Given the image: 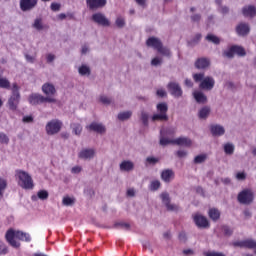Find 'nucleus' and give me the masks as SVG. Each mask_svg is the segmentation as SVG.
Here are the masks:
<instances>
[{
    "label": "nucleus",
    "mask_w": 256,
    "mask_h": 256,
    "mask_svg": "<svg viewBox=\"0 0 256 256\" xmlns=\"http://www.w3.org/2000/svg\"><path fill=\"white\" fill-rule=\"evenodd\" d=\"M5 239L9 245H11V247H14V249H19V247H21V243L19 241L31 243V234L19 230L15 231L13 229H9L5 234ZM15 239H18V241Z\"/></svg>",
    "instance_id": "1"
},
{
    "label": "nucleus",
    "mask_w": 256,
    "mask_h": 256,
    "mask_svg": "<svg viewBox=\"0 0 256 256\" xmlns=\"http://www.w3.org/2000/svg\"><path fill=\"white\" fill-rule=\"evenodd\" d=\"M195 83L199 84V89L202 91H213L215 87V78L213 76H205V73L193 74Z\"/></svg>",
    "instance_id": "2"
},
{
    "label": "nucleus",
    "mask_w": 256,
    "mask_h": 256,
    "mask_svg": "<svg viewBox=\"0 0 256 256\" xmlns=\"http://www.w3.org/2000/svg\"><path fill=\"white\" fill-rule=\"evenodd\" d=\"M21 87L17 85V83H13L11 87V95L8 99L7 105L10 111H16L19 107V103L21 102Z\"/></svg>",
    "instance_id": "3"
},
{
    "label": "nucleus",
    "mask_w": 256,
    "mask_h": 256,
    "mask_svg": "<svg viewBox=\"0 0 256 256\" xmlns=\"http://www.w3.org/2000/svg\"><path fill=\"white\" fill-rule=\"evenodd\" d=\"M15 177L16 179H18V185L22 189L30 190L35 187V184L33 183V178L27 172L23 170H16Z\"/></svg>",
    "instance_id": "4"
},
{
    "label": "nucleus",
    "mask_w": 256,
    "mask_h": 256,
    "mask_svg": "<svg viewBox=\"0 0 256 256\" xmlns=\"http://www.w3.org/2000/svg\"><path fill=\"white\" fill-rule=\"evenodd\" d=\"M156 109L158 113L151 117V121H153V123H155V121H169V115H167V111H169V105L167 102L158 103L156 105Z\"/></svg>",
    "instance_id": "5"
},
{
    "label": "nucleus",
    "mask_w": 256,
    "mask_h": 256,
    "mask_svg": "<svg viewBox=\"0 0 256 256\" xmlns=\"http://www.w3.org/2000/svg\"><path fill=\"white\" fill-rule=\"evenodd\" d=\"M30 105H41V103H57V99L53 97H45L41 94L32 93L28 97Z\"/></svg>",
    "instance_id": "6"
},
{
    "label": "nucleus",
    "mask_w": 256,
    "mask_h": 256,
    "mask_svg": "<svg viewBox=\"0 0 256 256\" xmlns=\"http://www.w3.org/2000/svg\"><path fill=\"white\" fill-rule=\"evenodd\" d=\"M237 201L241 205H251L255 201V194L251 189H244L238 194Z\"/></svg>",
    "instance_id": "7"
},
{
    "label": "nucleus",
    "mask_w": 256,
    "mask_h": 256,
    "mask_svg": "<svg viewBox=\"0 0 256 256\" xmlns=\"http://www.w3.org/2000/svg\"><path fill=\"white\" fill-rule=\"evenodd\" d=\"M63 128V121L59 119L50 120L45 127L47 135H57Z\"/></svg>",
    "instance_id": "8"
},
{
    "label": "nucleus",
    "mask_w": 256,
    "mask_h": 256,
    "mask_svg": "<svg viewBox=\"0 0 256 256\" xmlns=\"http://www.w3.org/2000/svg\"><path fill=\"white\" fill-rule=\"evenodd\" d=\"M166 88L168 93H170L172 97H175V99L183 97V88H181V85L178 82H169Z\"/></svg>",
    "instance_id": "9"
},
{
    "label": "nucleus",
    "mask_w": 256,
    "mask_h": 256,
    "mask_svg": "<svg viewBox=\"0 0 256 256\" xmlns=\"http://www.w3.org/2000/svg\"><path fill=\"white\" fill-rule=\"evenodd\" d=\"M193 221H194L196 227H198V229H209V227L211 226L207 217H205L201 214H196L193 217Z\"/></svg>",
    "instance_id": "10"
},
{
    "label": "nucleus",
    "mask_w": 256,
    "mask_h": 256,
    "mask_svg": "<svg viewBox=\"0 0 256 256\" xmlns=\"http://www.w3.org/2000/svg\"><path fill=\"white\" fill-rule=\"evenodd\" d=\"M160 199L167 211H177V205L171 204V196L169 195V192H162L160 194Z\"/></svg>",
    "instance_id": "11"
},
{
    "label": "nucleus",
    "mask_w": 256,
    "mask_h": 256,
    "mask_svg": "<svg viewBox=\"0 0 256 256\" xmlns=\"http://www.w3.org/2000/svg\"><path fill=\"white\" fill-rule=\"evenodd\" d=\"M235 32L238 37H247L251 33V26L245 22L239 23L235 28Z\"/></svg>",
    "instance_id": "12"
},
{
    "label": "nucleus",
    "mask_w": 256,
    "mask_h": 256,
    "mask_svg": "<svg viewBox=\"0 0 256 256\" xmlns=\"http://www.w3.org/2000/svg\"><path fill=\"white\" fill-rule=\"evenodd\" d=\"M233 247H240L241 249H256V241L253 239H247L243 241H235L232 243Z\"/></svg>",
    "instance_id": "13"
},
{
    "label": "nucleus",
    "mask_w": 256,
    "mask_h": 256,
    "mask_svg": "<svg viewBox=\"0 0 256 256\" xmlns=\"http://www.w3.org/2000/svg\"><path fill=\"white\" fill-rule=\"evenodd\" d=\"M39 0H20V9L24 13L27 11H33L37 7Z\"/></svg>",
    "instance_id": "14"
},
{
    "label": "nucleus",
    "mask_w": 256,
    "mask_h": 256,
    "mask_svg": "<svg viewBox=\"0 0 256 256\" xmlns=\"http://www.w3.org/2000/svg\"><path fill=\"white\" fill-rule=\"evenodd\" d=\"M194 67L199 70L209 69L211 67V60L207 57L198 58L194 63Z\"/></svg>",
    "instance_id": "15"
},
{
    "label": "nucleus",
    "mask_w": 256,
    "mask_h": 256,
    "mask_svg": "<svg viewBox=\"0 0 256 256\" xmlns=\"http://www.w3.org/2000/svg\"><path fill=\"white\" fill-rule=\"evenodd\" d=\"M147 47H152V49H155L156 51H159L163 45V42L161 39L151 36L146 40Z\"/></svg>",
    "instance_id": "16"
},
{
    "label": "nucleus",
    "mask_w": 256,
    "mask_h": 256,
    "mask_svg": "<svg viewBox=\"0 0 256 256\" xmlns=\"http://www.w3.org/2000/svg\"><path fill=\"white\" fill-rule=\"evenodd\" d=\"M78 157L84 161H89L95 157V149L84 148L78 153Z\"/></svg>",
    "instance_id": "17"
},
{
    "label": "nucleus",
    "mask_w": 256,
    "mask_h": 256,
    "mask_svg": "<svg viewBox=\"0 0 256 256\" xmlns=\"http://www.w3.org/2000/svg\"><path fill=\"white\" fill-rule=\"evenodd\" d=\"M210 132L213 137H223L225 135V127L221 126V124H212Z\"/></svg>",
    "instance_id": "18"
},
{
    "label": "nucleus",
    "mask_w": 256,
    "mask_h": 256,
    "mask_svg": "<svg viewBox=\"0 0 256 256\" xmlns=\"http://www.w3.org/2000/svg\"><path fill=\"white\" fill-rule=\"evenodd\" d=\"M42 92L44 95H46V97H53V95L57 93V90L55 89V85L52 83H44L42 85Z\"/></svg>",
    "instance_id": "19"
},
{
    "label": "nucleus",
    "mask_w": 256,
    "mask_h": 256,
    "mask_svg": "<svg viewBox=\"0 0 256 256\" xmlns=\"http://www.w3.org/2000/svg\"><path fill=\"white\" fill-rule=\"evenodd\" d=\"M193 97L199 105H205L208 101L207 95L201 91H195L193 92Z\"/></svg>",
    "instance_id": "20"
},
{
    "label": "nucleus",
    "mask_w": 256,
    "mask_h": 256,
    "mask_svg": "<svg viewBox=\"0 0 256 256\" xmlns=\"http://www.w3.org/2000/svg\"><path fill=\"white\" fill-rule=\"evenodd\" d=\"M242 15L253 19V17H256V7L254 5L244 6L242 8Z\"/></svg>",
    "instance_id": "21"
},
{
    "label": "nucleus",
    "mask_w": 256,
    "mask_h": 256,
    "mask_svg": "<svg viewBox=\"0 0 256 256\" xmlns=\"http://www.w3.org/2000/svg\"><path fill=\"white\" fill-rule=\"evenodd\" d=\"M175 177V172L171 169H165L161 172V179L164 183H171V179Z\"/></svg>",
    "instance_id": "22"
},
{
    "label": "nucleus",
    "mask_w": 256,
    "mask_h": 256,
    "mask_svg": "<svg viewBox=\"0 0 256 256\" xmlns=\"http://www.w3.org/2000/svg\"><path fill=\"white\" fill-rule=\"evenodd\" d=\"M97 25H100L101 27H111V21H109L104 14L98 12Z\"/></svg>",
    "instance_id": "23"
},
{
    "label": "nucleus",
    "mask_w": 256,
    "mask_h": 256,
    "mask_svg": "<svg viewBox=\"0 0 256 256\" xmlns=\"http://www.w3.org/2000/svg\"><path fill=\"white\" fill-rule=\"evenodd\" d=\"M174 145H179L180 147H191L192 141L187 137H179L174 140Z\"/></svg>",
    "instance_id": "24"
},
{
    "label": "nucleus",
    "mask_w": 256,
    "mask_h": 256,
    "mask_svg": "<svg viewBox=\"0 0 256 256\" xmlns=\"http://www.w3.org/2000/svg\"><path fill=\"white\" fill-rule=\"evenodd\" d=\"M211 115V107L204 106L198 111V119H207Z\"/></svg>",
    "instance_id": "25"
},
{
    "label": "nucleus",
    "mask_w": 256,
    "mask_h": 256,
    "mask_svg": "<svg viewBox=\"0 0 256 256\" xmlns=\"http://www.w3.org/2000/svg\"><path fill=\"white\" fill-rule=\"evenodd\" d=\"M135 169V164L129 160H124L120 164V171H133Z\"/></svg>",
    "instance_id": "26"
},
{
    "label": "nucleus",
    "mask_w": 256,
    "mask_h": 256,
    "mask_svg": "<svg viewBox=\"0 0 256 256\" xmlns=\"http://www.w3.org/2000/svg\"><path fill=\"white\" fill-rule=\"evenodd\" d=\"M202 38H203V35H201V33L195 34V36L191 40L187 41V47H195L199 45Z\"/></svg>",
    "instance_id": "27"
},
{
    "label": "nucleus",
    "mask_w": 256,
    "mask_h": 256,
    "mask_svg": "<svg viewBox=\"0 0 256 256\" xmlns=\"http://www.w3.org/2000/svg\"><path fill=\"white\" fill-rule=\"evenodd\" d=\"M208 216L212 221H219L221 219V212L217 208H210L208 211Z\"/></svg>",
    "instance_id": "28"
},
{
    "label": "nucleus",
    "mask_w": 256,
    "mask_h": 256,
    "mask_svg": "<svg viewBox=\"0 0 256 256\" xmlns=\"http://www.w3.org/2000/svg\"><path fill=\"white\" fill-rule=\"evenodd\" d=\"M133 116V112L131 110L120 112L117 115L118 121H129L131 117Z\"/></svg>",
    "instance_id": "29"
},
{
    "label": "nucleus",
    "mask_w": 256,
    "mask_h": 256,
    "mask_svg": "<svg viewBox=\"0 0 256 256\" xmlns=\"http://www.w3.org/2000/svg\"><path fill=\"white\" fill-rule=\"evenodd\" d=\"M78 73L81 75V77H89V75H91V68L85 64H82L78 68Z\"/></svg>",
    "instance_id": "30"
},
{
    "label": "nucleus",
    "mask_w": 256,
    "mask_h": 256,
    "mask_svg": "<svg viewBox=\"0 0 256 256\" xmlns=\"http://www.w3.org/2000/svg\"><path fill=\"white\" fill-rule=\"evenodd\" d=\"M32 27L36 29V31H43L45 29V25L43 24V18L39 17L34 20Z\"/></svg>",
    "instance_id": "31"
},
{
    "label": "nucleus",
    "mask_w": 256,
    "mask_h": 256,
    "mask_svg": "<svg viewBox=\"0 0 256 256\" xmlns=\"http://www.w3.org/2000/svg\"><path fill=\"white\" fill-rule=\"evenodd\" d=\"M158 53H160V55H162L163 57H167L168 59H171V57H173L171 49H169L167 46H163V44L158 50Z\"/></svg>",
    "instance_id": "32"
},
{
    "label": "nucleus",
    "mask_w": 256,
    "mask_h": 256,
    "mask_svg": "<svg viewBox=\"0 0 256 256\" xmlns=\"http://www.w3.org/2000/svg\"><path fill=\"white\" fill-rule=\"evenodd\" d=\"M206 41H208L209 43H213L214 45H220L221 44V38L214 35V34H208L205 37Z\"/></svg>",
    "instance_id": "33"
},
{
    "label": "nucleus",
    "mask_w": 256,
    "mask_h": 256,
    "mask_svg": "<svg viewBox=\"0 0 256 256\" xmlns=\"http://www.w3.org/2000/svg\"><path fill=\"white\" fill-rule=\"evenodd\" d=\"M174 133H177V130L175 127H168L166 129L160 130V136H166V137H171Z\"/></svg>",
    "instance_id": "34"
},
{
    "label": "nucleus",
    "mask_w": 256,
    "mask_h": 256,
    "mask_svg": "<svg viewBox=\"0 0 256 256\" xmlns=\"http://www.w3.org/2000/svg\"><path fill=\"white\" fill-rule=\"evenodd\" d=\"M70 127L72 129V133H75L76 135H81L82 131H83V126H81L80 123H71Z\"/></svg>",
    "instance_id": "35"
},
{
    "label": "nucleus",
    "mask_w": 256,
    "mask_h": 256,
    "mask_svg": "<svg viewBox=\"0 0 256 256\" xmlns=\"http://www.w3.org/2000/svg\"><path fill=\"white\" fill-rule=\"evenodd\" d=\"M233 47L234 55H238V57H245V55H247V52L245 51V48H243V46L233 45Z\"/></svg>",
    "instance_id": "36"
},
{
    "label": "nucleus",
    "mask_w": 256,
    "mask_h": 256,
    "mask_svg": "<svg viewBox=\"0 0 256 256\" xmlns=\"http://www.w3.org/2000/svg\"><path fill=\"white\" fill-rule=\"evenodd\" d=\"M222 56L226 57V59H233L235 57V48L232 45L228 50H224L222 52Z\"/></svg>",
    "instance_id": "37"
},
{
    "label": "nucleus",
    "mask_w": 256,
    "mask_h": 256,
    "mask_svg": "<svg viewBox=\"0 0 256 256\" xmlns=\"http://www.w3.org/2000/svg\"><path fill=\"white\" fill-rule=\"evenodd\" d=\"M221 230L223 232L224 237H232L234 230L229 225H222Z\"/></svg>",
    "instance_id": "38"
},
{
    "label": "nucleus",
    "mask_w": 256,
    "mask_h": 256,
    "mask_svg": "<svg viewBox=\"0 0 256 256\" xmlns=\"http://www.w3.org/2000/svg\"><path fill=\"white\" fill-rule=\"evenodd\" d=\"M62 205L65 207H73V205H75V197L65 196L62 199Z\"/></svg>",
    "instance_id": "39"
},
{
    "label": "nucleus",
    "mask_w": 256,
    "mask_h": 256,
    "mask_svg": "<svg viewBox=\"0 0 256 256\" xmlns=\"http://www.w3.org/2000/svg\"><path fill=\"white\" fill-rule=\"evenodd\" d=\"M140 121H142L144 127H149V113L145 112V110L141 111Z\"/></svg>",
    "instance_id": "40"
},
{
    "label": "nucleus",
    "mask_w": 256,
    "mask_h": 256,
    "mask_svg": "<svg viewBox=\"0 0 256 256\" xmlns=\"http://www.w3.org/2000/svg\"><path fill=\"white\" fill-rule=\"evenodd\" d=\"M159 161H161V158L159 157H155V156H148L146 158V163L145 165H152V167H154V165H157V163H159Z\"/></svg>",
    "instance_id": "41"
},
{
    "label": "nucleus",
    "mask_w": 256,
    "mask_h": 256,
    "mask_svg": "<svg viewBox=\"0 0 256 256\" xmlns=\"http://www.w3.org/2000/svg\"><path fill=\"white\" fill-rule=\"evenodd\" d=\"M159 144L162 147H167V145H175V140H170L169 138H165V136H160Z\"/></svg>",
    "instance_id": "42"
},
{
    "label": "nucleus",
    "mask_w": 256,
    "mask_h": 256,
    "mask_svg": "<svg viewBox=\"0 0 256 256\" xmlns=\"http://www.w3.org/2000/svg\"><path fill=\"white\" fill-rule=\"evenodd\" d=\"M224 152L226 155H233L235 153V145L233 143H226L224 145Z\"/></svg>",
    "instance_id": "43"
},
{
    "label": "nucleus",
    "mask_w": 256,
    "mask_h": 256,
    "mask_svg": "<svg viewBox=\"0 0 256 256\" xmlns=\"http://www.w3.org/2000/svg\"><path fill=\"white\" fill-rule=\"evenodd\" d=\"M205 161H207V154H200L194 158L195 165H201V163H205Z\"/></svg>",
    "instance_id": "44"
},
{
    "label": "nucleus",
    "mask_w": 256,
    "mask_h": 256,
    "mask_svg": "<svg viewBox=\"0 0 256 256\" xmlns=\"http://www.w3.org/2000/svg\"><path fill=\"white\" fill-rule=\"evenodd\" d=\"M201 19H203V16L199 13H194L190 16L191 23H196V25H199V23H201Z\"/></svg>",
    "instance_id": "45"
},
{
    "label": "nucleus",
    "mask_w": 256,
    "mask_h": 256,
    "mask_svg": "<svg viewBox=\"0 0 256 256\" xmlns=\"http://www.w3.org/2000/svg\"><path fill=\"white\" fill-rule=\"evenodd\" d=\"M37 195L41 201H47L49 199V192L47 190H40L37 192Z\"/></svg>",
    "instance_id": "46"
},
{
    "label": "nucleus",
    "mask_w": 256,
    "mask_h": 256,
    "mask_svg": "<svg viewBox=\"0 0 256 256\" xmlns=\"http://www.w3.org/2000/svg\"><path fill=\"white\" fill-rule=\"evenodd\" d=\"M0 89H11V82L7 78H0Z\"/></svg>",
    "instance_id": "47"
},
{
    "label": "nucleus",
    "mask_w": 256,
    "mask_h": 256,
    "mask_svg": "<svg viewBox=\"0 0 256 256\" xmlns=\"http://www.w3.org/2000/svg\"><path fill=\"white\" fill-rule=\"evenodd\" d=\"M7 189V180L0 178V199L3 198V193Z\"/></svg>",
    "instance_id": "48"
},
{
    "label": "nucleus",
    "mask_w": 256,
    "mask_h": 256,
    "mask_svg": "<svg viewBox=\"0 0 256 256\" xmlns=\"http://www.w3.org/2000/svg\"><path fill=\"white\" fill-rule=\"evenodd\" d=\"M115 229H119V227L121 229H126L127 231H129V229H131V225L129 223H125V222H116L114 224Z\"/></svg>",
    "instance_id": "49"
},
{
    "label": "nucleus",
    "mask_w": 256,
    "mask_h": 256,
    "mask_svg": "<svg viewBox=\"0 0 256 256\" xmlns=\"http://www.w3.org/2000/svg\"><path fill=\"white\" fill-rule=\"evenodd\" d=\"M161 187V182L159 180H154L150 183V191H158Z\"/></svg>",
    "instance_id": "50"
},
{
    "label": "nucleus",
    "mask_w": 256,
    "mask_h": 256,
    "mask_svg": "<svg viewBox=\"0 0 256 256\" xmlns=\"http://www.w3.org/2000/svg\"><path fill=\"white\" fill-rule=\"evenodd\" d=\"M217 11L225 17V15H229V11H231V9L229 8V6L224 5L220 6V8H217Z\"/></svg>",
    "instance_id": "51"
},
{
    "label": "nucleus",
    "mask_w": 256,
    "mask_h": 256,
    "mask_svg": "<svg viewBox=\"0 0 256 256\" xmlns=\"http://www.w3.org/2000/svg\"><path fill=\"white\" fill-rule=\"evenodd\" d=\"M0 143L2 145H9V136L3 132H0Z\"/></svg>",
    "instance_id": "52"
},
{
    "label": "nucleus",
    "mask_w": 256,
    "mask_h": 256,
    "mask_svg": "<svg viewBox=\"0 0 256 256\" xmlns=\"http://www.w3.org/2000/svg\"><path fill=\"white\" fill-rule=\"evenodd\" d=\"M86 4L88 9L93 11V9H97V0H86Z\"/></svg>",
    "instance_id": "53"
},
{
    "label": "nucleus",
    "mask_w": 256,
    "mask_h": 256,
    "mask_svg": "<svg viewBox=\"0 0 256 256\" xmlns=\"http://www.w3.org/2000/svg\"><path fill=\"white\" fill-rule=\"evenodd\" d=\"M97 133L100 135H105V133H107V128L105 127V125L98 123L97 124Z\"/></svg>",
    "instance_id": "54"
},
{
    "label": "nucleus",
    "mask_w": 256,
    "mask_h": 256,
    "mask_svg": "<svg viewBox=\"0 0 256 256\" xmlns=\"http://www.w3.org/2000/svg\"><path fill=\"white\" fill-rule=\"evenodd\" d=\"M115 24L118 27V29H123V27H125V19L122 17H119L116 19Z\"/></svg>",
    "instance_id": "55"
},
{
    "label": "nucleus",
    "mask_w": 256,
    "mask_h": 256,
    "mask_svg": "<svg viewBox=\"0 0 256 256\" xmlns=\"http://www.w3.org/2000/svg\"><path fill=\"white\" fill-rule=\"evenodd\" d=\"M178 239L180 243H187V233L185 231H181L178 235Z\"/></svg>",
    "instance_id": "56"
},
{
    "label": "nucleus",
    "mask_w": 256,
    "mask_h": 256,
    "mask_svg": "<svg viewBox=\"0 0 256 256\" xmlns=\"http://www.w3.org/2000/svg\"><path fill=\"white\" fill-rule=\"evenodd\" d=\"M162 63H163V60H161V58L159 57H155L151 60V65L153 67H159V65H162Z\"/></svg>",
    "instance_id": "57"
},
{
    "label": "nucleus",
    "mask_w": 256,
    "mask_h": 256,
    "mask_svg": "<svg viewBox=\"0 0 256 256\" xmlns=\"http://www.w3.org/2000/svg\"><path fill=\"white\" fill-rule=\"evenodd\" d=\"M204 256H225V253L223 252H216V251H209V252H204Z\"/></svg>",
    "instance_id": "58"
},
{
    "label": "nucleus",
    "mask_w": 256,
    "mask_h": 256,
    "mask_svg": "<svg viewBox=\"0 0 256 256\" xmlns=\"http://www.w3.org/2000/svg\"><path fill=\"white\" fill-rule=\"evenodd\" d=\"M236 179H237V181H245V179H247V173H245V172H238L236 174Z\"/></svg>",
    "instance_id": "59"
},
{
    "label": "nucleus",
    "mask_w": 256,
    "mask_h": 256,
    "mask_svg": "<svg viewBox=\"0 0 256 256\" xmlns=\"http://www.w3.org/2000/svg\"><path fill=\"white\" fill-rule=\"evenodd\" d=\"M100 102L103 103V105H111V98L107 96H100Z\"/></svg>",
    "instance_id": "60"
},
{
    "label": "nucleus",
    "mask_w": 256,
    "mask_h": 256,
    "mask_svg": "<svg viewBox=\"0 0 256 256\" xmlns=\"http://www.w3.org/2000/svg\"><path fill=\"white\" fill-rule=\"evenodd\" d=\"M0 255H7V246L0 241Z\"/></svg>",
    "instance_id": "61"
},
{
    "label": "nucleus",
    "mask_w": 256,
    "mask_h": 256,
    "mask_svg": "<svg viewBox=\"0 0 256 256\" xmlns=\"http://www.w3.org/2000/svg\"><path fill=\"white\" fill-rule=\"evenodd\" d=\"M142 245H143V248H144V249H148V250L150 251V253H153V247L151 246V242H149V241H144V242L142 243Z\"/></svg>",
    "instance_id": "62"
},
{
    "label": "nucleus",
    "mask_w": 256,
    "mask_h": 256,
    "mask_svg": "<svg viewBox=\"0 0 256 256\" xmlns=\"http://www.w3.org/2000/svg\"><path fill=\"white\" fill-rule=\"evenodd\" d=\"M88 131H97V122H92L90 125L86 126Z\"/></svg>",
    "instance_id": "63"
},
{
    "label": "nucleus",
    "mask_w": 256,
    "mask_h": 256,
    "mask_svg": "<svg viewBox=\"0 0 256 256\" xmlns=\"http://www.w3.org/2000/svg\"><path fill=\"white\" fill-rule=\"evenodd\" d=\"M156 95L158 97H161L163 99V97H167V91L163 90V89H158L156 91Z\"/></svg>",
    "instance_id": "64"
}]
</instances>
